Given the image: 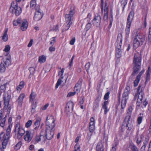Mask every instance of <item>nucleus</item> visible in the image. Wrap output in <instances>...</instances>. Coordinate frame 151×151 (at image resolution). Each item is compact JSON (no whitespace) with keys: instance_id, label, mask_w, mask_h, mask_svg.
Masks as SVG:
<instances>
[{"instance_id":"nucleus-36","label":"nucleus","mask_w":151,"mask_h":151,"mask_svg":"<svg viewBox=\"0 0 151 151\" xmlns=\"http://www.w3.org/2000/svg\"><path fill=\"white\" fill-rule=\"evenodd\" d=\"M6 83H5L3 85L1 86L0 87V91L1 93L4 92L6 90Z\"/></svg>"},{"instance_id":"nucleus-47","label":"nucleus","mask_w":151,"mask_h":151,"mask_svg":"<svg viewBox=\"0 0 151 151\" xmlns=\"http://www.w3.org/2000/svg\"><path fill=\"white\" fill-rule=\"evenodd\" d=\"M144 137L143 135H140V138H138L137 139L136 143L138 144H139L141 142L142 139Z\"/></svg>"},{"instance_id":"nucleus-15","label":"nucleus","mask_w":151,"mask_h":151,"mask_svg":"<svg viewBox=\"0 0 151 151\" xmlns=\"http://www.w3.org/2000/svg\"><path fill=\"white\" fill-rule=\"evenodd\" d=\"M101 16L98 15L95 16L94 19L93 20V24L96 27L99 26L101 23Z\"/></svg>"},{"instance_id":"nucleus-3","label":"nucleus","mask_w":151,"mask_h":151,"mask_svg":"<svg viewBox=\"0 0 151 151\" xmlns=\"http://www.w3.org/2000/svg\"><path fill=\"white\" fill-rule=\"evenodd\" d=\"M55 120L52 116H48L45 122L46 130L51 131H54V129L55 124Z\"/></svg>"},{"instance_id":"nucleus-24","label":"nucleus","mask_w":151,"mask_h":151,"mask_svg":"<svg viewBox=\"0 0 151 151\" xmlns=\"http://www.w3.org/2000/svg\"><path fill=\"white\" fill-rule=\"evenodd\" d=\"M8 30L7 28L6 29L2 37V40L4 42L7 41L8 39V37L7 34Z\"/></svg>"},{"instance_id":"nucleus-6","label":"nucleus","mask_w":151,"mask_h":151,"mask_svg":"<svg viewBox=\"0 0 151 151\" xmlns=\"http://www.w3.org/2000/svg\"><path fill=\"white\" fill-rule=\"evenodd\" d=\"M9 11L11 13L15 14L18 16L21 13L22 10L21 8L18 6L17 3L16 2H13L11 4L9 8Z\"/></svg>"},{"instance_id":"nucleus-2","label":"nucleus","mask_w":151,"mask_h":151,"mask_svg":"<svg viewBox=\"0 0 151 151\" xmlns=\"http://www.w3.org/2000/svg\"><path fill=\"white\" fill-rule=\"evenodd\" d=\"M145 37L143 35L138 34L135 36L133 41V48L136 49L143 44Z\"/></svg>"},{"instance_id":"nucleus-13","label":"nucleus","mask_w":151,"mask_h":151,"mask_svg":"<svg viewBox=\"0 0 151 151\" xmlns=\"http://www.w3.org/2000/svg\"><path fill=\"white\" fill-rule=\"evenodd\" d=\"M14 132L17 133V138L18 139L21 138L25 132L24 130L20 127V124H17L16 125Z\"/></svg>"},{"instance_id":"nucleus-16","label":"nucleus","mask_w":151,"mask_h":151,"mask_svg":"<svg viewBox=\"0 0 151 151\" xmlns=\"http://www.w3.org/2000/svg\"><path fill=\"white\" fill-rule=\"evenodd\" d=\"M25 133L26 134L24 136V139L25 141L29 142L32 140L33 134L28 131H26Z\"/></svg>"},{"instance_id":"nucleus-35","label":"nucleus","mask_w":151,"mask_h":151,"mask_svg":"<svg viewBox=\"0 0 151 151\" xmlns=\"http://www.w3.org/2000/svg\"><path fill=\"white\" fill-rule=\"evenodd\" d=\"M36 5V1L35 0H32L30 1V7L34 8Z\"/></svg>"},{"instance_id":"nucleus-42","label":"nucleus","mask_w":151,"mask_h":151,"mask_svg":"<svg viewBox=\"0 0 151 151\" xmlns=\"http://www.w3.org/2000/svg\"><path fill=\"white\" fill-rule=\"evenodd\" d=\"M5 121L6 119L5 117L1 119V122L0 123V126L1 127H3L4 126Z\"/></svg>"},{"instance_id":"nucleus-48","label":"nucleus","mask_w":151,"mask_h":151,"mask_svg":"<svg viewBox=\"0 0 151 151\" xmlns=\"http://www.w3.org/2000/svg\"><path fill=\"white\" fill-rule=\"evenodd\" d=\"M127 0H122L121 1L122 5H123V10L127 4Z\"/></svg>"},{"instance_id":"nucleus-55","label":"nucleus","mask_w":151,"mask_h":151,"mask_svg":"<svg viewBox=\"0 0 151 151\" xmlns=\"http://www.w3.org/2000/svg\"><path fill=\"white\" fill-rule=\"evenodd\" d=\"M42 136H41L40 134V136H36L35 137L36 141L37 142H39L41 140Z\"/></svg>"},{"instance_id":"nucleus-33","label":"nucleus","mask_w":151,"mask_h":151,"mask_svg":"<svg viewBox=\"0 0 151 151\" xmlns=\"http://www.w3.org/2000/svg\"><path fill=\"white\" fill-rule=\"evenodd\" d=\"M29 69L30 73L29 76L31 78L34 73L35 69L34 68L31 67L29 68Z\"/></svg>"},{"instance_id":"nucleus-60","label":"nucleus","mask_w":151,"mask_h":151,"mask_svg":"<svg viewBox=\"0 0 151 151\" xmlns=\"http://www.w3.org/2000/svg\"><path fill=\"white\" fill-rule=\"evenodd\" d=\"M56 37H53L52 38V39L53 40H51L50 43V44L52 46H53V45H54V44L56 42V40L55 39Z\"/></svg>"},{"instance_id":"nucleus-46","label":"nucleus","mask_w":151,"mask_h":151,"mask_svg":"<svg viewBox=\"0 0 151 151\" xmlns=\"http://www.w3.org/2000/svg\"><path fill=\"white\" fill-rule=\"evenodd\" d=\"M32 121L31 120H29L27 121L25 124V126L26 127H29L32 124Z\"/></svg>"},{"instance_id":"nucleus-61","label":"nucleus","mask_w":151,"mask_h":151,"mask_svg":"<svg viewBox=\"0 0 151 151\" xmlns=\"http://www.w3.org/2000/svg\"><path fill=\"white\" fill-rule=\"evenodd\" d=\"M138 88H137V93L135 94V95L134 96V99L135 100L137 98V99H138V96H139V93H138Z\"/></svg>"},{"instance_id":"nucleus-26","label":"nucleus","mask_w":151,"mask_h":151,"mask_svg":"<svg viewBox=\"0 0 151 151\" xmlns=\"http://www.w3.org/2000/svg\"><path fill=\"white\" fill-rule=\"evenodd\" d=\"M108 101H106L104 102V104L103 105L102 108L103 109H105L104 110V114H106L107 112L108 111V110L107 109V105L108 104Z\"/></svg>"},{"instance_id":"nucleus-31","label":"nucleus","mask_w":151,"mask_h":151,"mask_svg":"<svg viewBox=\"0 0 151 151\" xmlns=\"http://www.w3.org/2000/svg\"><path fill=\"white\" fill-rule=\"evenodd\" d=\"M36 94L33 92H32L30 96V101H32L36 96Z\"/></svg>"},{"instance_id":"nucleus-59","label":"nucleus","mask_w":151,"mask_h":151,"mask_svg":"<svg viewBox=\"0 0 151 151\" xmlns=\"http://www.w3.org/2000/svg\"><path fill=\"white\" fill-rule=\"evenodd\" d=\"M76 92H70L67 95V97H69L74 96L76 93Z\"/></svg>"},{"instance_id":"nucleus-1","label":"nucleus","mask_w":151,"mask_h":151,"mask_svg":"<svg viewBox=\"0 0 151 151\" xmlns=\"http://www.w3.org/2000/svg\"><path fill=\"white\" fill-rule=\"evenodd\" d=\"M141 57L139 53L135 54L133 60V71L131 76H134L140 70L141 65Z\"/></svg>"},{"instance_id":"nucleus-12","label":"nucleus","mask_w":151,"mask_h":151,"mask_svg":"<svg viewBox=\"0 0 151 151\" xmlns=\"http://www.w3.org/2000/svg\"><path fill=\"white\" fill-rule=\"evenodd\" d=\"M11 63V58L10 56L4 60L0 64V72L4 73L6 70V67H8Z\"/></svg>"},{"instance_id":"nucleus-9","label":"nucleus","mask_w":151,"mask_h":151,"mask_svg":"<svg viewBox=\"0 0 151 151\" xmlns=\"http://www.w3.org/2000/svg\"><path fill=\"white\" fill-rule=\"evenodd\" d=\"M54 134V131H51L47 130L42 129L40 133L41 136L43 137V141L45 142L46 139H51L53 137Z\"/></svg>"},{"instance_id":"nucleus-18","label":"nucleus","mask_w":151,"mask_h":151,"mask_svg":"<svg viewBox=\"0 0 151 151\" xmlns=\"http://www.w3.org/2000/svg\"><path fill=\"white\" fill-rule=\"evenodd\" d=\"M36 11L35 13L34 19L35 21H38L41 19L42 17V15L39 10H37L36 9Z\"/></svg>"},{"instance_id":"nucleus-28","label":"nucleus","mask_w":151,"mask_h":151,"mask_svg":"<svg viewBox=\"0 0 151 151\" xmlns=\"http://www.w3.org/2000/svg\"><path fill=\"white\" fill-rule=\"evenodd\" d=\"M24 82L23 81L20 82L19 85L17 87V90L20 91L24 87Z\"/></svg>"},{"instance_id":"nucleus-56","label":"nucleus","mask_w":151,"mask_h":151,"mask_svg":"<svg viewBox=\"0 0 151 151\" xmlns=\"http://www.w3.org/2000/svg\"><path fill=\"white\" fill-rule=\"evenodd\" d=\"M144 70H142L139 74L138 75V76H137V78L139 79H140V78L141 77V76L142 75V74L144 73Z\"/></svg>"},{"instance_id":"nucleus-17","label":"nucleus","mask_w":151,"mask_h":151,"mask_svg":"<svg viewBox=\"0 0 151 151\" xmlns=\"http://www.w3.org/2000/svg\"><path fill=\"white\" fill-rule=\"evenodd\" d=\"M73 106V104L72 101H70L67 103L65 107V111L67 114L68 112H72Z\"/></svg>"},{"instance_id":"nucleus-25","label":"nucleus","mask_w":151,"mask_h":151,"mask_svg":"<svg viewBox=\"0 0 151 151\" xmlns=\"http://www.w3.org/2000/svg\"><path fill=\"white\" fill-rule=\"evenodd\" d=\"M149 139L148 136H146L145 137L144 141L143 142V145L141 147V149H143L144 150L145 149L147 144L148 142Z\"/></svg>"},{"instance_id":"nucleus-52","label":"nucleus","mask_w":151,"mask_h":151,"mask_svg":"<svg viewBox=\"0 0 151 151\" xmlns=\"http://www.w3.org/2000/svg\"><path fill=\"white\" fill-rule=\"evenodd\" d=\"M140 79L137 78V77H136V80L134 82V86L135 87L138 84L140 80Z\"/></svg>"},{"instance_id":"nucleus-43","label":"nucleus","mask_w":151,"mask_h":151,"mask_svg":"<svg viewBox=\"0 0 151 151\" xmlns=\"http://www.w3.org/2000/svg\"><path fill=\"white\" fill-rule=\"evenodd\" d=\"M62 78H59L58 80V81L57 82V83L55 86L56 88H57L60 85L62 82Z\"/></svg>"},{"instance_id":"nucleus-32","label":"nucleus","mask_w":151,"mask_h":151,"mask_svg":"<svg viewBox=\"0 0 151 151\" xmlns=\"http://www.w3.org/2000/svg\"><path fill=\"white\" fill-rule=\"evenodd\" d=\"M66 23L67 24L65 28V29H63V32H64L65 30L66 31L68 30L73 23L72 22H70Z\"/></svg>"},{"instance_id":"nucleus-20","label":"nucleus","mask_w":151,"mask_h":151,"mask_svg":"<svg viewBox=\"0 0 151 151\" xmlns=\"http://www.w3.org/2000/svg\"><path fill=\"white\" fill-rule=\"evenodd\" d=\"M28 24L27 21L25 20H24L22 22V23L20 26L21 29L23 31H25L28 27Z\"/></svg>"},{"instance_id":"nucleus-40","label":"nucleus","mask_w":151,"mask_h":151,"mask_svg":"<svg viewBox=\"0 0 151 151\" xmlns=\"http://www.w3.org/2000/svg\"><path fill=\"white\" fill-rule=\"evenodd\" d=\"M110 23L108 26L109 29H110L111 26L113 21L112 15V14H110V17H109Z\"/></svg>"},{"instance_id":"nucleus-5","label":"nucleus","mask_w":151,"mask_h":151,"mask_svg":"<svg viewBox=\"0 0 151 151\" xmlns=\"http://www.w3.org/2000/svg\"><path fill=\"white\" fill-rule=\"evenodd\" d=\"M133 126L132 121L130 120V114L129 115H128L125 118L122 127L121 131L122 132L124 131V128L125 127H126L127 130H130L132 129Z\"/></svg>"},{"instance_id":"nucleus-58","label":"nucleus","mask_w":151,"mask_h":151,"mask_svg":"<svg viewBox=\"0 0 151 151\" xmlns=\"http://www.w3.org/2000/svg\"><path fill=\"white\" fill-rule=\"evenodd\" d=\"M103 6H104V0H101V11L102 13L103 12Z\"/></svg>"},{"instance_id":"nucleus-29","label":"nucleus","mask_w":151,"mask_h":151,"mask_svg":"<svg viewBox=\"0 0 151 151\" xmlns=\"http://www.w3.org/2000/svg\"><path fill=\"white\" fill-rule=\"evenodd\" d=\"M151 73V68L150 67L148 68V69L146 72V79L148 80L150 79V74Z\"/></svg>"},{"instance_id":"nucleus-37","label":"nucleus","mask_w":151,"mask_h":151,"mask_svg":"<svg viewBox=\"0 0 151 151\" xmlns=\"http://www.w3.org/2000/svg\"><path fill=\"white\" fill-rule=\"evenodd\" d=\"M82 79H80L78 81L77 83L76 84L75 86L79 87V88H81V86L82 84Z\"/></svg>"},{"instance_id":"nucleus-10","label":"nucleus","mask_w":151,"mask_h":151,"mask_svg":"<svg viewBox=\"0 0 151 151\" xmlns=\"http://www.w3.org/2000/svg\"><path fill=\"white\" fill-rule=\"evenodd\" d=\"M144 87H142L141 85H139L138 86V92L139 96H138V99H137L136 103V109H139V108L140 105L142 103V100L144 95Z\"/></svg>"},{"instance_id":"nucleus-34","label":"nucleus","mask_w":151,"mask_h":151,"mask_svg":"<svg viewBox=\"0 0 151 151\" xmlns=\"http://www.w3.org/2000/svg\"><path fill=\"white\" fill-rule=\"evenodd\" d=\"M45 57L44 55H42L39 57V62L40 63H44L45 61Z\"/></svg>"},{"instance_id":"nucleus-14","label":"nucleus","mask_w":151,"mask_h":151,"mask_svg":"<svg viewBox=\"0 0 151 151\" xmlns=\"http://www.w3.org/2000/svg\"><path fill=\"white\" fill-rule=\"evenodd\" d=\"M101 98V96L99 95L97 97L96 99L94 101L93 106V110L94 111H97L98 110L99 106V102Z\"/></svg>"},{"instance_id":"nucleus-41","label":"nucleus","mask_w":151,"mask_h":151,"mask_svg":"<svg viewBox=\"0 0 151 151\" xmlns=\"http://www.w3.org/2000/svg\"><path fill=\"white\" fill-rule=\"evenodd\" d=\"M36 104H33L32 105V109L31 110V112L32 114L34 113L35 111V109L36 107Z\"/></svg>"},{"instance_id":"nucleus-53","label":"nucleus","mask_w":151,"mask_h":151,"mask_svg":"<svg viewBox=\"0 0 151 151\" xmlns=\"http://www.w3.org/2000/svg\"><path fill=\"white\" fill-rule=\"evenodd\" d=\"M110 94V92H108L106 93L104 97V99L105 100H106L109 98V95Z\"/></svg>"},{"instance_id":"nucleus-23","label":"nucleus","mask_w":151,"mask_h":151,"mask_svg":"<svg viewBox=\"0 0 151 151\" xmlns=\"http://www.w3.org/2000/svg\"><path fill=\"white\" fill-rule=\"evenodd\" d=\"M24 97V95L23 94H22L20 95L19 96L17 101L18 103V104L20 106L22 105L23 99Z\"/></svg>"},{"instance_id":"nucleus-21","label":"nucleus","mask_w":151,"mask_h":151,"mask_svg":"<svg viewBox=\"0 0 151 151\" xmlns=\"http://www.w3.org/2000/svg\"><path fill=\"white\" fill-rule=\"evenodd\" d=\"M104 147L101 141L98 142L96 147L97 151H104Z\"/></svg>"},{"instance_id":"nucleus-27","label":"nucleus","mask_w":151,"mask_h":151,"mask_svg":"<svg viewBox=\"0 0 151 151\" xmlns=\"http://www.w3.org/2000/svg\"><path fill=\"white\" fill-rule=\"evenodd\" d=\"M94 124H93V123H90L89 127V132H93L94 130Z\"/></svg>"},{"instance_id":"nucleus-39","label":"nucleus","mask_w":151,"mask_h":151,"mask_svg":"<svg viewBox=\"0 0 151 151\" xmlns=\"http://www.w3.org/2000/svg\"><path fill=\"white\" fill-rule=\"evenodd\" d=\"M91 22H88L86 25L85 28V29L86 31H88L91 28Z\"/></svg>"},{"instance_id":"nucleus-44","label":"nucleus","mask_w":151,"mask_h":151,"mask_svg":"<svg viewBox=\"0 0 151 151\" xmlns=\"http://www.w3.org/2000/svg\"><path fill=\"white\" fill-rule=\"evenodd\" d=\"M64 69L63 68L61 71L58 72V76H60V78H63V76L64 73Z\"/></svg>"},{"instance_id":"nucleus-64","label":"nucleus","mask_w":151,"mask_h":151,"mask_svg":"<svg viewBox=\"0 0 151 151\" xmlns=\"http://www.w3.org/2000/svg\"><path fill=\"white\" fill-rule=\"evenodd\" d=\"M108 18V14H104L103 17V19L104 21L106 20Z\"/></svg>"},{"instance_id":"nucleus-57","label":"nucleus","mask_w":151,"mask_h":151,"mask_svg":"<svg viewBox=\"0 0 151 151\" xmlns=\"http://www.w3.org/2000/svg\"><path fill=\"white\" fill-rule=\"evenodd\" d=\"M142 116H139L138 117L137 119V123L138 124H140L142 120Z\"/></svg>"},{"instance_id":"nucleus-50","label":"nucleus","mask_w":151,"mask_h":151,"mask_svg":"<svg viewBox=\"0 0 151 151\" xmlns=\"http://www.w3.org/2000/svg\"><path fill=\"white\" fill-rule=\"evenodd\" d=\"M71 10L70 11V14H68L70 15V16L71 17H73V15L75 13L74 8V6H73L72 9H71Z\"/></svg>"},{"instance_id":"nucleus-38","label":"nucleus","mask_w":151,"mask_h":151,"mask_svg":"<svg viewBox=\"0 0 151 151\" xmlns=\"http://www.w3.org/2000/svg\"><path fill=\"white\" fill-rule=\"evenodd\" d=\"M132 151H136L139 150L137 146L134 144H132L130 145Z\"/></svg>"},{"instance_id":"nucleus-51","label":"nucleus","mask_w":151,"mask_h":151,"mask_svg":"<svg viewBox=\"0 0 151 151\" xmlns=\"http://www.w3.org/2000/svg\"><path fill=\"white\" fill-rule=\"evenodd\" d=\"M10 47L9 45H6L5 46V48L4 50V51L6 52L9 51L10 50Z\"/></svg>"},{"instance_id":"nucleus-11","label":"nucleus","mask_w":151,"mask_h":151,"mask_svg":"<svg viewBox=\"0 0 151 151\" xmlns=\"http://www.w3.org/2000/svg\"><path fill=\"white\" fill-rule=\"evenodd\" d=\"M134 16V12L132 11L130 12L128 16L127 20V26L125 29L126 34L128 35L130 32V28Z\"/></svg>"},{"instance_id":"nucleus-54","label":"nucleus","mask_w":151,"mask_h":151,"mask_svg":"<svg viewBox=\"0 0 151 151\" xmlns=\"http://www.w3.org/2000/svg\"><path fill=\"white\" fill-rule=\"evenodd\" d=\"M129 111L127 112V114H126V116H127L128 115H129L130 114V118H131V116L132 114V109L131 107L129 108Z\"/></svg>"},{"instance_id":"nucleus-30","label":"nucleus","mask_w":151,"mask_h":151,"mask_svg":"<svg viewBox=\"0 0 151 151\" xmlns=\"http://www.w3.org/2000/svg\"><path fill=\"white\" fill-rule=\"evenodd\" d=\"M66 22H72V17L70 16L69 14H66L65 15Z\"/></svg>"},{"instance_id":"nucleus-49","label":"nucleus","mask_w":151,"mask_h":151,"mask_svg":"<svg viewBox=\"0 0 151 151\" xmlns=\"http://www.w3.org/2000/svg\"><path fill=\"white\" fill-rule=\"evenodd\" d=\"M75 150L73 151H80V146L77 144H76L74 147Z\"/></svg>"},{"instance_id":"nucleus-63","label":"nucleus","mask_w":151,"mask_h":151,"mask_svg":"<svg viewBox=\"0 0 151 151\" xmlns=\"http://www.w3.org/2000/svg\"><path fill=\"white\" fill-rule=\"evenodd\" d=\"M75 37L73 38L70 41V44L71 45H73L74 43V42L75 41Z\"/></svg>"},{"instance_id":"nucleus-62","label":"nucleus","mask_w":151,"mask_h":151,"mask_svg":"<svg viewBox=\"0 0 151 151\" xmlns=\"http://www.w3.org/2000/svg\"><path fill=\"white\" fill-rule=\"evenodd\" d=\"M85 68L87 70H88L90 66V64L89 62L86 63L85 65Z\"/></svg>"},{"instance_id":"nucleus-4","label":"nucleus","mask_w":151,"mask_h":151,"mask_svg":"<svg viewBox=\"0 0 151 151\" xmlns=\"http://www.w3.org/2000/svg\"><path fill=\"white\" fill-rule=\"evenodd\" d=\"M11 130L9 129H7L6 134L2 132L0 134V139L2 142V147L3 149H5L8 142Z\"/></svg>"},{"instance_id":"nucleus-19","label":"nucleus","mask_w":151,"mask_h":151,"mask_svg":"<svg viewBox=\"0 0 151 151\" xmlns=\"http://www.w3.org/2000/svg\"><path fill=\"white\" fill-rule=\"evenodd\" d=\"M4 108H5L6 106H8L10 99V96L8 94H5L4 95Z\"/></svg>"},{"instance_id":"nucleus-45","label":"nucleus","mask_w":151,"mask_h":151,"mask_svg":"<svg viewBox=\"0 0 151 151\" xmlns=\"http://www.w3.org/2000/svg\"><path fill=\"white\" fill-rule=\"evenodd\" d=\"M22 142L21 141L19 142L15 146L14 149L17 150L20 148Z\"/></svg>"},{"instance_id":"nucleus-8","label":"nucleus","mask_w":151,"mask_h":151,"mask_svg":"<svg viewBox=\"0 0 151 151\" xmlns=\"http://www.w3.org/2000/svg\"><path fill=\"white\" fill-rule=\"evenodd\" d=\"M130 90V87L129 86H126L123 94L122 98L121 106L122 109H124L126 106L127 100L129 98L128 95L129 93Z\"/></svg>"},{"instance_id":"nucleus-7","label":"nucleus","mask_w":151,"mask_h":151,"mask_svg":"<svg viewBox=\"0 0 151 151\" xmlns=\"http://www.w3.org/2000/svg\"><path fill=\"white\" fill-rule=\"evenodd\" d=\"M122 35L121 34H119L117 36V42L118 44L117 45L116 53V57L117 58H119L121 56L122 51L121 46L122 45Z\"/></svg>"},{"instance_id":"nucleus-22","label":"nucleus","mask_w":151,"mask_h":151,"mask_svg":"<svg viewBox=\"0 0 151 151\" xmlns=\"http://www.w3.org/2000/svg\"><path fill=\"white\" fill-rule=\"evenodd\" d=\"M41 120V119L40 117H38L36 119L34 125V127L35 129H36L40 126Z\"/></svg>"}]
</instances>
